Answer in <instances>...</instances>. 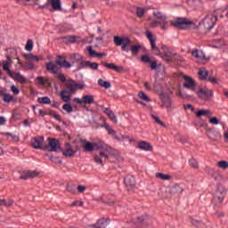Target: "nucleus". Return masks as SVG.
<instances>
[{
    "label": "nucleus",
    "instance_id": "nucleus-20",
    "mask_svg": "<svg viewBox=\"0 0 228 228\" xmlns=\"http://www.w3.org/2000/svg\"><path fill=\"white\" fill-rule=\"evenodd\" d=\"M94 151H104L105 152H110L111 147L108 146L104 142H93Z\"/></svg>",
    "mask_w": 228,
    "mask_h": 228
},
{
    "label": "nucleus",
    "instance_id": "nucleus-30",
    "mask_svg": "<svg viewBox=\"0 0 228 228\" xmlns=\"http://www.w3.org/2000/svg\"><path fill=\"white\" fill-rule=\"evenodd\" d=\"M137 147L142 151H152V145H151V143L144 141L140 142Z\"/></svg>",
    "mask_w": 228,
    "mask_h": 228
},
{
    "label": "nucleus",
    "instance_id": "nucleus-21",
    "mask_svg": "<svg viewBox=\"0 0 228 228\" xmlns=\"http://www.w3.org/2000/svg\"><path fill=\"white\" fill-rule=\"evenodd\" d=\"M45 69L47 72H50L51 74L58 75V70H60V68L58 65L54 64L53 61H49L45 64Z\"/></svg>",
    "mask_w": 228,
    "mask_h": 228
},
{
    "label": "nucleus",
    "instance_id": "nucleus-6",
    "mask_svg": "<svg viewBox=\"0 0 228 228\" xmlns=\"http://www.w3.org/2000/svg\"><path fill=\"white\" fill-rule=\"evenodd\" d=\"M134 224L135 227L138 228L149 227V225H152V217L145 214L142 216L137 217Z\"/></svg>",
    "mask_w": 228,
    "mask_h": 228
},
{
    "label": "nucleus",
    "instance_id": "nucleus-7",
    "mask_svg": "<svg viewBox=\"0 0 228 228\" xmlns=\"http://www.w3.org/2000/svg\"><path fill=\"white\" fill-rule=\"evenodd\" d=\"M218 18L216 15L208 14L203 19V26L208 31H211L215 28Z\"/></svg>",
    "mask_w": 228,
    "mask_h": 228
},
{
    "label": "nucleus",
    "instance_id": "nucleus-56",
    "mask_svg": "<svg viewBox=\"0 0 228 228\" xmlns=\"http://www.w3.org/2000/svg\"><path fill=\"white\" fill-rule=\"evenodd\" d=\"M160 58L164 59L167 63H172L173 61L172 57L169 56L167 53H162V56H160Z\"/></svg>",
    "mask_w": 228,
    "mask_h": 228
},
{
    "label": "nucleus",
    "instance_id": "nucleus-18",
    "mask_svg": "<svg viewBox=\"0 0 228 228\" xmlns=\"http://www.w3.org/2000/svg\"><path fill=\"white\" fill-rule=\"evenodd\" d=\"M124 183H125V186H126L128 190H131V188H134V186H136V180L133 175H126L124 178Z\"/></svg>",
    "mask_w": 228,
    "mask_h": 228
},
{
    "label": "nucleus",
    "instance_id": "nucleus-19",
    "mask_svg": "<svg viewBox=\"0 0 228 228\" xmlns=\"http://www.w3.org/2000/svg\"><path fill=\"white\" fill-rule=\"evenodd\" d=\"M55 63L60 67H63L64 69H70L72 67V64L67 61V59H65L63 56H58Z\"/></svg>",
    "mask_w": 228,
    "mask_h": 228
},
{
    "label": "nucleus",
    "instance_id": "nucleus-40",
    "mask_svg": "<svg viewBox=\"0 0 228 228\" xmlns=\"http://www.w3.org/2000/svg\"><path fill=\"white\" fill-rule=\"evenodd\" d=\"M156 177L157 179H161L162 181H170V179H172V175H165L163 173H157Z\"/></svg>",
    "mask_w": 228,
    "mask_h": 228
},
{
    "label": "nucleus",
    "instance_id": "nucleus-38",
    "mask_svg": "<svg viewBox=\"0 0 228 228\" xmlns=\"http://www.w3.org/2000/svg\"><path fill=\"white\" fill-rule=\"evenodd\" d=\"M142 49V45H135L130 46V51L132 53L133 56H138V53H140V50Z\"/></svg>",
    "mask_w": 228,
    "mask_h": 228
},
{
    "label": "nucleus",
    "instance_id": "nucleus-61",
    "mask_svg": "<svg viewBox=\"0 0 228 228\" xmlns=\"http://www.w3.org/2000/svg\"><path fill=\"white\" fill-rule=\"evenodd\" d=\"M77 190L78 193H85V191H86V186L78 185V186H77Z\"/></svg>",
    "mask_w": 228,
    "mask_h": 228
},
{
    "label": "nucleus",
    "instance_id": "nucleus-43",
    "mask_svg": "<svg viewBox=\"0 0 228 228\" xmlns=\"http://www.w3.org/2000/svg\"><path fill=\"white\" fill-rule=\"evenodd\" d=\"M37 102L39 104H51V98L45 96L37 98Z\"/></svg>",
    "mask_w": 228,
    "mask_h": 228
},
{
    "label": "nucleus",
    "instance_id": "nucleus-45",
    "mask_svg": "<svg viewBox=\"0 0 228 228\" xmlns=\"http://www.w3.org/2000/svg\"><path fill=\"white\" fill-rule=\"evenodd\" d=\"M0 206H4L5 208H11L13 206V200H0Z\"/></svg>",
    "mask_w": 228,
    "mask_h": 228
},
{
    "label": "nucleus",
    "instance_id": "nucleus-4",
    "mask_svg": "<svg viewBox=\"0 0 228 228\" xmlns=\"http://www.w3.org/2000/svg\"><path fill=\"white\" fill-rule=\"evenodd\" d=\"M170 24L178 29H191V28H195V23L186 18H178L175 21H170Z\"/></svg>",
    "mask_w": 228,
    "mask_h": 228
},
{
    "label": "nucleus",
    "instance_id": "nucleus-17",
    "mask_svg": "<svg viewBox=\"0 0 228 228\" xmlns=\"http://www.w3.org/2000/svg\"><path fill=\"white\" fill-rule=\"evenodd\" d=\"M42 143H44L43 136L35 137L34 142H31V147H33V149H40L41 151H45V147H42Z\"/></svg>",
    "mask_w": 228,
    "mask_h": 228
},
{
    "label": "nucleus",
    "instance_id": "nucleus-28",
    "mask_svg": "<svg viewBox=\"0 0 228 228\" xmlns=\"http://www.w3.org/2000/svg\"><path fill=\"white\" fill-rule=\"evenodd\" d=\"M103 113H105V115H107L109 117V118H110V120L115 122V124H117V122H118V120L117 119V116L115 115L113 110H110L109 108H104Z\"/></svg>",
    "mask_w": 228,
    "mask_h": 228
},
{
    "label": "nucleus",
    "instance_id": "nucleus-16",
    "mask_svg": "<svg viewBox=\"0 0 228 228\" xmlns=\"http://www.w3.org/2000/svg\"><path fill=\"white\" fill-rule=\"evenodd\" d=\"M206 134L210 140H214V142H218L222 138V135L215 129H208Z\"/></svg>",
    "mask_w": 228,
    "mask_h": 228
},
{
    "label": "nucleus",
    "instance_id": "nucleus-52",
    "mask_svg": "<svg viewBox=\"0 0 228 228\" xmlns=\"http://www.w3.org/2000/svg\"><path fill=\"white\" fill-rule=\"evenodd\" d=\"M217 167L219 168H223V170H225L228 168V162L225 160H221L217 163Z\"/></svg>",
    "mask_w": 228,
    "mask_h": 228
},
{
    "label": "nucleus",
    "instance_id": "nucleus-44",
    "mask_svg": "<svg viewBox=\"0 0 228 228\" xmlns=\"http://www.w3.org/2000/svg\"><path fill=\"white\" fill-rule=\"evenodd\" d=\"M189 165L191 167V168H194L195 170L199 169V161L195 158H191L189 159Z\"/></svg>",
    "mask_w": 228,
    "mask_h": 228
},
{
    "label": "nucleus",
    "instance_id": "nucleus-48",
    "mask_svg": "<svg viewBox=\"0 0 228 228\" xmlns=\"http://www.w3.org/2000/svg\"><path fill=\"white\" fill-rule=\"evenodd\" d=\"M138 97H139V99H142V101H146V102H151V98H149V96H147V94H145L143 93V91H140L138 93Z\"/></svg>",
    "mask_w": 228,
    "mask_h": 228
},
{
    "label": "nucleus",
    "instance_id": "nucleus-11",
    "mask_svg": "<svg viewBox=\"0 0 228 228\" xmlns=\"http://www.w3.org/2000/svg\"><path fill=\"white\" fill-rule=\"evenodd\" d=\"M76 152H77V151H74L70 142H65V149L62 151V156H64V158H72L73 156H76Z\"/></svg>",
    "mask_w": 228,
    "mask_h": 228
},
{
    "label": "nucleus",
    "instance_id": "nucleus-49",
    "mask_svg": "<svg viewBox=\"0 0 228 228\" xmlns=\"http://www.w3.org/2000/svg\"><path fill=\"white\" fill-rule=\"evenodd\" d=\"M37 85H40V86H45V83H47V80L44 78V77L39 76L36 78Z\"/></svg>",
    "mask_w": 228,
    "mask_h": 228
},
{
    "label": "nucleus",
    "instance_id": "nucleus-63",
    "mask_svg": "<svg viewBox=\"0 0 228 228\" xmlns=\"http://www.w3.org/2000/svg\"><path fill=\"white\" fill-rule=\"evenodd\" d=\"M102 202H103V204H107V206H113V204H115V200H105L104 198H102Z\"/></svg>",
    "mask_w": 228,
    "mask_h": 228
},
{
    "label": "nucleus",
    "instance_id": "nucleus-47",
    "mask_svg": "<svg viewBox=\"0 0 228 228\" xmlns=\"http://www.w3.org/2000/svg\"><path fill=\"white\" fill-rule=\"evenodd\" d=\"M62 110H64V111H67V113H72V111H74V108L72 107V105L70 103L63 104Z\"/></svg>",
    "mask_w": 228,
    "mask_h": 228
},
{
    "label": "nucleus",
    "instance_id": "nucleus-39",
    "mask_svg": "<svg viewBox=\"0 0 228 228\" xmlns=\"http://www.w3.org/2000/svg\"><path fill=\"white\" fill-rule=\"evenodd\" d=\"M77 38H79L77 36H66L63 37V39L69 44H76L77 42Z\"/></svg>",
    "mask_w": 228,
    "mask_h": 228
},
{
    "label": "nucleus",
    "instance_id": "nucleus-13",
    "mask_svg": "<svg viewBox=\"0 0 228 228\" xmlns=\"http://www.w3.org/2000/svg\"><path fill=\"white\" fill-rule=\"evenodd\" d=\"M38 175H40V173L37 171H23L20 179L27 181V179H35V177H38Z\"/></svg>",
    "mask_w": 228,
    "mask_h": 228
},
{
    "label": "nucleus",
    "instance_id": "nucleus-12",
    "mask_svg": "<svg viewBox=\"0 0 228 228\" xmlns=\"http://www.w3.org/2000/svg\"><path fill=\"white\" fill-rule=\"evenodd\" d=\"M184 83L183 86L184 88H187V90H193L195 91V88L197 86V84L195 83V80L191 77L184 76Z\"/></svg>",
    "mask_w": 228,
    "mask_h": 228
},
{
    "label": "nucleus",
    "instance_id": "nucleus-55",
    "mask_svg": "<svg viewBox=\"0 0 228 228\" xmlns=\"http://www.w3.org/2000/svg\"><path fill=\"white\" fill-rule=\"evenodd\" d=\"M26 51H33V40L28 39L25 45Z\"/></svg>",
    "mask_w": 228,
    "mask_h": 228
},
{
    "label": "nucleus",
    "instance_id": "nucleus-54",
    "mask_svg": "<svg viewBox=\"0 0 228 228\" xmlns=\"http://www.w3.org/2000/svg\"><path fill=\"white\" fill-rule=\"evenodd\" d=\"M151 118H153V120H155V122H157L159 124V126H161L162 127H165V123H163V121H161V119L154 115V114H151Z\"/></svg>",
    "mask_w": 228,
    "mask_h": 228
},
{
    "label": "nucleus",
    "instance_id": "nucleus-29",
    "mask_svg": "<svg viewBox=\"0 0 228 228\" xmlns=\"http://www.w3.org/2000/svg\"><path fill=\"white\" fill-rule=\"evenodd\" d=\"M0 95H1L4 102H7L8 104H10V102H13V101H14L13 95H12L8 93L0 92Z\"/></svg>",
    "mask_w": 228,
    "mask_h": 228
},
{
    "label": "nucleus",
    "instance_id": "nucleus-51",
    "mask_svg": "<svg viewBox=\"0 0 228 228\" xmlns=\"http://www.w3.org/2000/svg\"><path fill=\"white\" fill-rule=\"evenodd\" d=\"M104 127L106 131H108V134H111V136H115L117 134V132L111 126H110V125L105 124Z\"/></svg>",
    "mask_w": 228,
    "mask_h": 228
},
{
    "label": "nucleus",
    "instance_id": "nucleus-2",
    "mask_svg": "<svg viewBox=\"0 0 228 228\" xmlns=\"http://www.w3.org/2000/svg\"><path fill=\"white\" fill-rule=\"evenodd\" d=\"M227 195V189L222 184H217V189L214 195V209L222 208V203Z\"/></svg>",
    "mask_w": 228,
    "mask_h": 228
},
{
    "label": "nucleus",
    "instance_id": "nucleus-62",
    "mask_svg": "<svg viewBox=\"0 0 228 228\" xmlns=\"http://www.w3.org/2000/svg\"><path fill=\"white\" fill-rule=\"evenodd\" d=\"M107 152H109V151H102L100 152L99 156L101 158H104V159H110V156L108 155Z\"/></svg>",
    "mask_w": 228,
    "mask_h": 228
},
{
    "label": "nucleus",
    "instance_id": "nucleus-24",
    "mask_svg": "<svg viewBox=\"0 0 228 228\" xmlns=\"http://www.w3.org/2000/svg\"><path fill=\"white\" fill-rule=\"evenodd\" d=\"M80 142H81V143H85V145H84L85 152H94V151H95L94 142H86L85 140H81Z\"/></svg>",
    "mask_w": 228,
    "mask_h": 228
},
{
    "label": "nucleus",
    "instance_id": "nucleus-25",
    "mask_svg": "<svg viewBox=\"0 0 228 228\" xmlns=\"http://www.w3.org/2000/svg\"><path fill=\"white\" fill-rule=\"evenodd\" d=\"M86 50L92 58H102V56H106V53H99L95 52V50L92 48V45L87 46Z\"/></svg>",
    "mask_w": 228,
    "mask_h": 228
},
{
    "label": "nucleus",
    "instance_id": "nucleus-58",
    "mask_svg": "<svg viewBox=\"0 0 228 228\" xmlns=\"http://www.w3.org/2000/svg\"><path fill=\"white\" fill-rule=\"evenodd\" d=\"M11 90L14 94V95H19V94H20V90L15 86H12Z\"/></svg>",
    "mask_w": 228,
    "mask_h": 228
},
{
    "label": "nucleus",
    "instance_id": "nucleus-27",
    "mask_svg": "<svg viewBox=\"0 0 228 228\" xmlns=\"http://www.w3.org/2000/svg\"><path fill=\"white\" fill-rule=\"evenodd\" d=\"M49 4H51L54 12H61V0H50Z\"/></svg>",
    "mask_w": 228,
    "mask_h": 228
},
{
    "label": "nucleus",
    "instance_id": "nucleus-53",
    "mask_svg": "<svg viewBox=\"0 0 228 228\" xmlns=\"http://www.w3.org/2000/svg\"><path fill=\"white\" fill-rule=\"evenodd\" d=\"M94 160L96 165H102V167H104V163L102 162V159L100 157V155H94Z\"/></svg>",
    "mask_w": 228,
    "mask_h": 228
},
{
    "label": "nucleus",
    "instance_id": "nucleus-23",
    "mask_svg": "<svg viewBox=\"0 0 228 228\" xmlns=\"http://www.w3.org/2000/svg\"><path fill=\"white\" fill-rule=\"evenodd\" d=\"M108 226V219L101 218L96 224H90V227L93 228H106Z\"/></svg>",
    "mask_w": 228,
    "mask_h": 228
},
{
    "label": "nucleus",
    "instance_id": "nucleus-60",
    "mask_svg": "<svg viewBox=\"0 0 228 228\" xmlns=\"http://www.w3.org/2000/svg\"><path fill=\"white\" fill-rule=\"evenodd\" d=\"M57 77H58V79H60V81L61 82V83H65L66 81H67V77H65L63 74H61V73H58L57 74Z\"/></svg>",
    "mask_w": 228,
    "mask_h": 228
},
{
    "label": "nucleus",
    "instance_id": "nucleus-31",
    "mask_svg": "<svg viewBox=\"0 0 228 228\" xmlns=\"http://www.w3.org/2000/svg\"><path fill=\"white\" fill-rule=\"evenodd\" d=\"M12 77V79H14L15 81H19V83H20L21 85H24L26 83V77H24V76H22L19 72H14L12 77Z\"/></svg>",
    "mask_w": 228,
    "mask_h": 228
},
{
    "label": "nucleus",
    "instance_id": "nucleus-64",
    "mask_svg": "<svg viewBox=\"0 0 228 228\" xmlns=\"http://www.w3.org/2000/svg\"><path fill=\"white\" fill-rule=\"evenodd\" d=\"M161 49L165 53L164 54H168V53H170V48L166 45H162Z\"/></svg>",
    "mask_w": 228,
    "mask_h": 228
},
{
    "label": "nucleus",
    "instance_id": "nucleus-26",
    "mask_svg": "<svg viewBox=\"0 0 228 228\" xmlns=\"http://www.w3.org/2000/svg\"><path fill=\"white\" fill-rule=\"evenodd\" d=\"M81 67H88L89 69H92L93 70H97L99 69V63L97 62H91L90 61H82L80 63Z\"/></svg>",
    "mask_w": 228,
    "mask_h": 228
},
{
    "label": "nucleus",
    "instance_id": "nucleus-59",
    "mask_svg": "<svg viewBox=\"0 0 228 228\" xmlns=\"http://www.w3.org/2000/svg\"><path fill=\"white\" fill-rule=\"evenodd\" d=\"M210 124H214V126H218L220 124V121L218 120V118L214 117L209 119Z\"/></svg>",
    "mask_w": 228,
    "mask_h": 228
},
{
    "label": "nucleus",
    "instance_id": "nucleus-36",
    "mask_svg": "<svg viewBox=\"0 0 228 228\" xmlns=\"http://www.w3.org/2000/svg\"><path fill=\"white\" fill-rule=\"evenodd\" d=\"M153 16L156 17V19H159V20H162L163 24H168V21H167V16H165L163 12H153Z\"/></svg>",
    "mask_w": 228,
    "mask_h": 228
},
{
    "label": "nucleus",
    "instance_id": "nucleus-5",
    "mask_svg": "<svg viewBox=\"0 0 228 228\" xmlns=\"http://www.w3.org/2000/svg\"><path fill=\"white\" fill-rule=\"evenodd\" d=\"M73 102H76L77 104H79L81 108H84V110H86L88 111V107L86 104H94L95 101L94 100V95L90 94H86L83 95L82 98H74Z\"/></svg>",
    "mask_w": 228,
    "mask_h": 228
},
{
    "label": "nucleus",
    "instance_id": "nucleus-42",
    "mask_svg": "<svg viewBox=\"0 0 228 228\" xmlns=\"http://www.w3.org/2000/svg\"><path fill=\"white\" fill-rule=\"evenodd\" d=\"M66 190L72 195H76V193H77V186L75 184H68Z\"/></svg>",
    "mask_w": 228,
    "mask_h": 228
},
{
    "label": "nucleus",
    "instance_id": "nucleus-32",
    "mask_svg": "<svg viewBox=\"0 0 228 228\" xmlns=\"http://www.w3.org/2000/svg\"><path fill=\"white\" fill-rule=\"evenodd\" d=\"M10 67H12V64L8 61H5L3 62L4 70H5V72H7V74L10 76V77H13V74L15 71H12L10 69Z\"/></svg>",
    "mask_w": 228,
    "mask_h": 228
},
{
    "label": "nucleus",
    "instance_id": "nucleus-15",
    "mask_svg": "<svg viewBox=\"0 0 228 228\" xmlns=\"http://www.w3.org/2000/svg\"><path fill=\"white\" fill-rule=\"evenodd\" d=\"M141 60H142V63H150V68L151 69V70H156V69H158V61H151V56L142 55Z\"/></svg>",
    "mask_w": 228,
    "mask_h": 228
},
{
    "label": "nucleus",
    "instance_id": "nucleus-9",
    "mask_svg": "<svg viewBox=\"0 0 228 228\" xmlns=\"http://www.w3.org/2000/svg\"><path fill=\"white\" fill-rule=\"evenodd\" d=\"M198 96L200 97V99H201L202 101H211V99H213V90L211 89H203L200 88L198 93H197Z\"/></svg>",
    "mask_w": 228,
    "mask_h": 228
},
{
    "label": "nucleus",
    "instance_id": "nucleus-1",
    "mask_svg": "<svg viewBox=\"0 0 228 228\" xmlns=\"http://www.w3.org/2000/svg\"><path fill=\"white\" fill-rule=\"evenodd\" d=\"M84 88L85 84H79L73 79H69L66 83V88L61 91L60 97L63 102H69L77 90H83Z\"/></svg>",
    "mask_w": 228,
    "mask_h": 228
},
{
    "label": "nucleus",
    "instance_id": "nucleus-34",
    "mask_svg": "<svg viewBox=\"0 0 228 228\" xmlns=\"http://www.w3.org/2000/svg\"><path fill=\"white\" fill-rule=\"evenodd\" d=\"M196 117H212L213 113L209 110H200L195 113Z\"/></svg>",
    "mask_w": 228,
    "mask_h": 228
},
{
    "label": "nucleus",
    "instance_id": "nucleus-46",
    "mask_svg": "<svg viewBox=\"0 0 228 228\" xmlns=\"http://www.w3.org/2000/svg\"><path fill=\"white\" fill-rule=\"evenodd\" d=\"M135 14L139 19H142V17L145 15V9H143V7H137Z\"/></svg>",
    "mask_w": 228,
    "mask_h": 228
},
{
    "label": "nucleus",
    "instance_id": "nucleus-22",
    "mask_svg": "<svg viewBox=\"0 0 228 228\" xmlns=\"http://www.w3.org/2000/svg\"><path fill=\"white\" fill-rule=\"evenodd\" d=\"M102 65L103 67H106V69H110V70H115V72H124V67L117 66L115 65V63L102 62Z\"/></svg>",
    "mask_w": 228,
    "mask_h": 228
},
{
    "label": "nucleus",
    "instance_id": "nucleus-33",
    "mask_svg": "<svg viewBox=\"0 0 228 228\" xmlns=\"http://www.w3.org/2000/svg\"><path fill=\"white\" fill-rule=\"evenodd\" d=\"M161 101L165 106V108H172V98L168 95L161 96Z\"/></svg>",
    "mask_w": 228,
    "mask_h": 228
},
{
    "label": "nucleus",
    "instance_id": "nucleus-35",
    "mask_svg": "<svg viewBox=\"0 0 228 228\" xmlns=\"http://www.w3.org/2000/svg\"><path fill=\"white\" fill-rule=\"evenodd\" d=\"M192 56L198 60H206V54L202 50H194L192 52Z\"/></svg>",
    "mask_w": 228,
    "mask_h": 228
},
{
    "label": "nucleus",
    "instance_id": "nucleus-3",
    "mask_svg": "<svg viewBox=\"0 0 228 228\" xmlns=\"http://www.w3.org/2000/svg\"><path fill=\"white\" fill-rule=\"evenodd\" d=\"M114 44L117 47L121 46V51L129 53V51H131V44H133V42L127 37L114 36Z\"/></svg>",
    "mask_w": 228,
    "mask_h": 228
},
{
    "label": "nucleus",
    "instance_id": "nucleus-37",
    "mask_svg": "<svg viewBox=\"0 0 228 228\" xmlns=\"http://www.w3.org/2000/svg\"><path fill=\"white\" fill-rule=\"evenodd\" d=\"M199 77L200 79H201V81H207L208 77V69H206V68L200 69Z\"/></svg>",
    "mask_w": 228,
    "mask_h": 228
},
{
    "label": "nucleus",
    "instance_id": "nucleus-8",
    "mask_svg": "<svg viewBox=\"0 0 228 228\" xmlns=\"http://www.w3.org/2000/svg\"><path fill=\"white\" fill-rule=\"evenodd\" d=\"M146 37L150 41V45L151 47V51L154 52V54L156 56H163V53H161V50H159V47L156 45V37L152 36V32L146 33Z\"/></svg>",
    "mask_w": 228,
    "mask_h": 228
},
{
    "label": "nucleus",
    "instance_id": "nucleus-50",
    "mask_svg": "<svg viewBox=\"0 0 228 228\" xmlns=\"http://www.w3.org/2000/svg\"><path fill=\"white\" fill-rule=\"evenodd\" d=\"M4 136H9L12 142H19V136H17L16 134H13L12 133H4Z\"/></svg>",
    "mask_w": 228,
    "mask_h": 228
},
{
    "label": "nucleus",
    "instance_id": "nucleus-14",
    "mask_svg": "<svg viewBox=\"0 0 228 228\" xmlns=\"http://www.w3.org/2000/svg\"><path fill=\"white\" fill-rule=\"evenodd\" d=\"M39 115L41 117H45V115H50V117H53L57 120V122H61V116H60L58 113H56V110H49L48 112H45L44 110H39Z\"/></svg>",
    "mask_w": 228,
    "mask_h": 228
},
{
    "label": "nucleus",
    "instance_id": "nucleus-10",
    "mask_svg": "<svg viewBox=\"0 0 228 228\" xmlns=\"http://www.w3.org/2000/svg\"><path fill=\"white\" fill-rule=\"evenodd\" d=\"M49 143L45 147V149H50L51 152H58L60 149V142L55 138H48Z\"/></svg>",
    "mask_w": 228,
    "mask_h": 228
},
{
    "label": "nucleus",
    "instance_id": "nucleus-57",
    "mask_svg": "<svg viewBox=\"0 0 228 228\" xmlns=\"http://www.w3.org/2000/svg\"><path fill=\"white\" fill-rule=\"evenodd\" d=\"M207 81H208V83H212V85H218V79L215 77H208Z\"/></svg>",
    "mask_w": 228,
    "mask_h": 228
},
{
    "label": "nucleus",
    "instance_id": "nucleus-41",
    "mask_svg": "<svg viewBox=\"0 0 228 228\" xmlns=\"http://www.w3.org/2000/svg\"><path fill=\"white\" fill-rule=\"evenodd\" d=\"M99 86H102V88H111V84L109 81H104L102 78H100L98 80Z\"/></svg>",
    "mask_w": 228,
    "mask_h": 228
}]
</instances>
